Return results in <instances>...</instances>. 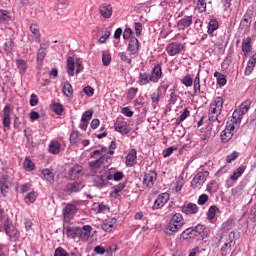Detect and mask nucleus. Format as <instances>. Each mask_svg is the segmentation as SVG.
<instances>
[{"label": "nucleus", "instance_id": "2eb2a0df", "mask_svg": "<svg viewBox=\"0 0 256 256\" xmlns=\"http://www.w3.org/2000/svg\"><path fill=\"white\" fill-rule=\"evenodd\" d=\"M99 13L104 19H111L113 7H111V4L104 3L99 7Z\"/></svg>", "mask_w": 256, "mask_h": 256}, {"label": "nucleus", "instance_id": "423d86ee", "mask_svg": "<svg viewBox=\"0 0 256 256\" xmlns=\"http://www.w3.org/2000/svg\"><path fill=\"white\" fill-rule=\"evenodd\" d=\"M183 49H185V46L179 42H172L166 47V51L171 57L179 55Z\"/></svg>", "mask_w": 256, "mask_h": 256}, {"label": "nucleus", "instance_id": "72a5a7b5", "mask_svg": "<svg viewBox=\"0 0 256 256\" xmlns=\"http://www.w3.org/2000/svg\"><path fill=\"white\" fill-rule=\"evenodd\" d=\"M96 160L89 162V168L91 169V171H96V169H101L102 164V160L101 157L99 158H95Z\"/></svg>", "mask_w": 256, "mask_h": 256}, {"label": "nucleus", "instance_id": "680f3d73", "mask_svg": "<svg viewBox=\"0 0 256 256\" xmlns=\"http://www.w3.org/2000/svg\"><path fill=\"white\" fill-rule=\"evenodd\" d=\"M54 256H71V255L67 253V251H65V249H63L62 247H58L54 252Z\"/></svg>", "mask_w": 256, "mask_h": 256}, {"label": "nucleus", "instance_id": "37998d69", "mask_svg": "<svg viewBox=\"0 0 256 256\" xmlns=\"http://www.w3.org/2000/svg\"><path fill=\"white\" fill-rule=\"evenodd\" d=\"M201 93V80L199 78V73L196 75L194 79V94Z\"/></svg>", "mask_w": 256, "mask_h": 256}, {"label": "nucleus", "instance_id": "0e129e2a", "mask_svg": "<svg viewBox=\"0 0 256 256\" xmlns=\"http://www.w3.org/2000/svg\"><path fill=\"white\" fill-rule=\"evenodd\" d=\"M160 99H161V94H159V93L158 94L157 93L152 94L151 100H152L154 109H155L156 105H159V100Z\"/></svg>", "mask_w": 256, "mask_h": 256}, {"label": "nucleus", "instance_id": "bb28decb", "mask_svg": "<svg viewBox=\"0 0 256 256\" xmlns=\"http://www.w3.org/2000/svg\"><path fill=\"white\" fill-rule=\"evenodd\" d=\"M62 93L65 97H73V86H71L69 81L63 83Z\"/></svg>", "mask_w": 256, "mask_h": 256}, {"label": "nucleus", "instance_id": "338daca9", "mask_svg": "<svg viewBox=\"0 0 256 256\" xmlns=\"http://www.w3.org/2000/svg\"><path fill=\"white\" fill-rule=\"evenodd\" d=\"M250 109H251V106H249V104H247V103H242V104L240 105V107L238 108V110H239L240 112H242L244 115H245L246 113H248Z\"/></svg>", "mask_w": 256, "mask_h": 256}, {"label": "nucleus", "instance_id": "f257e3e1", "mask_svg": "<svg viewBox=\"0 0 256 256\" xmlns=\"http://www.w3.org/2000/svg\"><path fill=\"white\" fill-rule=\"evenodd\" d=\"M183 225H185L183 215H181V213L174 214L166 227V235H173L174 233H177Z\"/></svg>", "mask_w": 256, "mask_h": 256}, {"label": "nucleus", "instance_id": "1a4fd4ad", "mask_svg": "<svg viewBox=\"0 0 256 256\" xmlns=\"http://www.w3.org/2000/svg\"><path fill=\"white\" fill-rule=\"evenodd\" d=\"M169 201V193L165 192L160 194L157 199L154 201V205L152 209L155 211L157 209H161L165 207V204Z\"/></svg>", "mask_w": 256, "mask_h": 256}, {"label": "nucleus", "instance_id": "58836bf2", "mask_svg": "<svg viewBox=\"0 0 256 256\" xmlns=\"http://www.w3.org/2000/svg\"><path fill=\"white\" fill-rule=\"evenodd\" d=\"M24 168L26 171H34L35 170V163L31 161L30 157H26L24 160Z\"/></svg>", "mask_w": 256, "mask_h": 256}, {"label": "nucleus", "instance_id": "7c9ffc66", "mask_svg": "<svg viewBox=\"0 0 256 256\" xmlns=\"http://www.w3.org/2000/svg\"><path fill=\"white\" fill-rule=\"evenodd\" d=\"M42 175L44 177V179H46V181H48V183H54L55 182V175L51 172V170L49 169H43L42 170Z\"/></svg>", "mask_w": 256, "mask_h": 256}, {"label": "nucleus", "instance_id": "5fc2aeb1", "mask_svg": "<svg viewBox=\"0 0 256 256\" xmlns=\"http://www.w3.org/2000/svg\"><path fill=\"white\" fill-rule=\"evenodd\" d=\"M134 29L136 37H141V33H143V25L141 24V22L134 23Z\"/></svg>", "mask_w": 256, "mask_h": 256}, {"label": "nucleus", "instance_id": "c9c22d12", "mask_svg": "<svg viewBox=\"0 0 256 256\" xmlns=\"http://www.w3.org/2000/svg\"><path fill=\"white\" fill-rule=\"evenodd\" d=\"M217 212H219V208L216 205L210 206L207 213L208 219L213 221V219H215V215H217Z\"/></svg>", "mask_w": 256, "mask_h": 256}, {"label": "nucleus", "instance_id": "69168bd1", "mask_svg": "<svg viewBox=\"0 0 256 256\" xmlns=\"http://www.w3.org/2000/svg\"><path fill=\"white\" fill-rule=\"evenodd\" d=\"M237 157H239V152L234 151L226 157V161L227 163H231L232 161H235Z\"/></svg>", "mask_w": 256, "mask_h": 256}, {"label": "nucleus", "instance_id": "f8f14e48", "mask_svg": "<svg viewBox=\"0 0 256 256\" xmlns=\"http://www.w3.org/2000/svg\"><path fill=\"white\" fill-rule=\"evenodd\" d=\"M139 47V39H137L135 36H132L129 39L127 51L130 52V55H137V53H139Z\"/></svg>", "mask_w": 256, "mask_h": 256}, {"label": "nucleus", "instance_id": "b1692460", "mask_svg": "<svg viewBox=\"0 0 256 256\" xmlns=\"http://www.w3.org/2000/svg\"><path fill=\"white\" fill-rule=\"evenodd\" d=\"M110 181H121L123 177H125V174L121 171H115V169L108 170Z\"/></svg>", "mask_w": 256, "mask_h": 256}, {"label": "nucleus", "instance_id": "c85d7f7f", "mask_svg": "<svg viewBox=\"0 0 256 256\" xmlns=\"http://www.w3.org/2000/svg\"><path fill=\"white\" fill-rule=\"evenodd\" d=\"M243 173H245V166L244 165L238 167L233 172V174L230 176L231 181H237V179H239V177H241L243 175Z\"/></svg>", "mask_w": 256, "mask_h": 256}, {"label": "nucleus", "instance_id": "9d476101", "mask_svg": "<svg viewBox=\"0 0 256 256\" xmlns=\"http://www.w3.org/2000/svg\"><path fill=\"white\" fill-rule=\"evenodd\" d=\"M228 237H229L230 241L228 243H225L221 247V255H223V256L229 255L231 248L233 247V245H235V232H230Z\"/></svg>", "mask_w": 256, "mask_h": 256}, {"label": "nucleus", "instance_id": "39448f33", "mask_svg": "<svg viewBox=\"0 0 256 256\" xmlns=\"http://www.w3.org/2000/svg\"><path fill=\"white\" fill-rule=\"evenodd\" d=\"M2 124H3V131L7 132V129H11V106L6 105L3 110V118H2Z\"/></svg>", "mask_w": 256, "mask_h": 256}, {"label": "nucleus", "instance_id": "e2e57ef3", "mask_svg": "<svg viewBox=\"0 0 256 256\" xmlns=\"http://www.w3.org/2000/svg\"><path fill=\"white\" fill-rule=\"evenodd\" d=\"M78 138H79V131H77V130L72 131L70 134V143L75 145V143H77Z\"/></svg>", "mask_w": 256, "mask_h": 256}, {"label": "nucleus", "instance_id": "ea45409f", "mask_svg": "<svg viewBox=\"0 0 256 256\" xmlns=\"http://www.w3.org/2000/svg\"><path fill=\"white\" fill-rule=\"evenodd\" d=\"M93 119V110L85 111L81 118V123H89Z\"/></svg>", "mask_w": 256, "mask_h": 256}, {"label": "nucleus", "instance_id": "de8ad7c7", "mask_svg": "<svg viewBox=\"0 0 256 256\" xmlns=\"http://www.w3.org/2000/svg\"><path fill=\"white\" fill-rule=\"evenodd\" d=\"M52 111H54V113H55L56 115H63V111H64L63 105H61V104H59V103H54V104L52 105Z\"/></svg>", "mask_w": 256, "mask_h": 256}, {"label": "nucleus", "instance_id": "a18cd8bd", "mask_svg": "<svg viewBox=\"0 0 256 256\" xmlns=\"http://www.w3.org/2000/svg\"><path fill=\"white\" fill-rule=\"evenodd\" d=\"M211 107H214L215 109H218L220 111L223 110V98L222 97H216L214 104L210 105Z\"/></svg>", "mask_w": 256, "mask_h": 256}, {"label": "nucleus", "instance_id": "e433bc0d", "mask_svg": "<svg viewBox=\"0 0 256 256\" xmlns=\"http://www.w3.org/2000/svg\"><path fill=\"white\" fill-rule=\"evenodd\" d=\"M117 223V219L113 218L111 222H106L101 225V229L103 231H106L107 233H110L111 229H113V225Z\"/></svg>", "mask_w": 256, "mask_h": 256}, {"label": "nucleus", "instance_id": "aec40b11", "mask_svg": "<svg viewBox=\"0 0 256 256\" xmlns=\"http://www.w3.org/2000/svg\"><path fill=\"white\" fill-rule=\"evenodd\" d=\"M63 231L66 232L67 237H70L71 239H76V237H79V233H81V228L64 226Z\"/></svg>", "mask_w": 256, "mask_h": 256}, {"label": "nucleus", "instance_id": "393cba45", "mask_svg": "<svg viewBox=\"0 0 256 256\" xmlns=\"http://www.w3.org/2000/svg\"><path fill=\"white\" fill-rule=\"evenodd\" d=\"M219 29V22L215 19L210 20V22L208 23V35H210V37H213V33H215V31H217Z\"/></svg>", "mask_w": 256, "mask_h": 256}, {"label": "nucleus", "instance_id": "603ef678", "mask_svg": "<svg viewBox=\"0 0 256 256\" xmlns=\"http://www.w3.org/2000/svg\"><path fill=\"white\" fill-rule=\"evenodd\" d=\"M138 91H139L138 88H134V87L130 88L127 93V99L129 101H133V99H135V95H137Z\"/></svg>", "mask_w": 256, "mask_h": 256}, {"label": "nucleus", "instance_id": "412c9836", "mask_svg": "<svg viewBox=\"0 0 256 256\" xmlns=\"http://www.w3.org/2000/svg\"><path fill=\"white\" fill-rule=\"evenodd\" d=\"M219 115H221V110L210 106L208 112V120L210 121V123H215L216 121H219Z\"/></svg>", "mask_w": 256, "mask_h": 256}, {"label": "nucleus", "instance_id": "13d9d810", "mask_svg": "<svg viewBox=\"0 0 256 256\" xmlns=\"http://www.w3.org/2000/svg\"><path fill=\"white\" fill-rule=\"evenodd\" d=\"M180 239H183L184 241H187V239H191V229L190 228L185 229L181 233Z\"/></svg>", "mask_w": 256, "mask_h": 256}, {"label": "nucleus", "instance_id": "4c0bfd02", "mask_svg": "<svg viewBox=\"0 0 256 256\" xmlns=\"http://www.w3.org/2000/svg\"><path fill=\"white\" fill-rule=\"evenodd\" d=\"M125 189V183H120L116 186L113 187V193H114V197L115 199H117V197H121V191H123Z\"/></svg>", "mask_w": 256, "mask_h": 256}, {"label": "nucleus", "instance_id": "4be33fe9", "mask_svg": "<svg viewBox=\"0 0 256 256\" xmlns=\"http://www.w3.org/2000/svg\"><path fill=\"white\" fill-rule=\"evenodd\" d=\"M243 113L238 109H236L232 114V123L230 125H234V127H239L241 121L243 120Z\"/></svg>", "mask_w": 256, "mask_h": 256}, {"label": "nucleus", "instance_id": "6e6552de", "mask_svg": "<svg viewBox=\"0 0 256 256\" xmlns=\"http://www.w3.org/2000/svg\"><path fill=\"white\" fill-rule=\"evenodd\" d=\"M155 181H157V172H155L154 170H150L144 175L143 185L145 187H148V189H151V187L155 185Z\"/></svg>", "mask_w": 256, "mask_h": 256}, {"label": "nucleus", "instance_id": "2f4dec72", "mask_svg": "<svg viewBox=\"0 0 256 256\" xmlns=\"http://www.w3.org/2000/svg\"><path fill=\"white\" fill-rule=\"evenodd\" d=\"M214 77H217V84L219 87H225V85H227V77L225 75L215 72Z\"/></svg>", "mask_w": 256, "mask_h": 256}, {"label": "nucleus", "instance_id": "09e8293b", "mask_svg": "<svg viewBox=\"0 0 256 256\" xmlns=\"http://www.w3.org/2000/svg\"><path fill=\"white\" fill-rule=\"evenodd\" d=\"M102 63L104 65V67H108V65L111 64V54H109L107 52H103V54H102Z\"/></svg>", "mask_w": 256, "mask_h": 256}, {"label": "nucleus", "instance_id": "5701e85b", "mask_svg": "<svg viewBox=\"0 0 256 256\" xmlns=\"http://www.w3.org/2000/svg\"><path fill=\"white\" fill-rule=\"evenodd\" d=\"M82 171H83V167L81 165H74L72 168H70L69 178L72 179V181L77 179V177L81 175Z\"/></svg>", "mask_w": 256, "mask_h": 256}, {"label": "nucleus", "instance_id": "a211bd4d", "mask_svg": "<svg viewBox=\"0 0 256 256\" xmlns=\"http://www.w3.org/2000/svg\"><path fill=\"white\" fill-rule=\"evenodd\" d=\"M182 213H185V215H195L196 213H199V206L190 202L187 205L182 206Z\"/></svg>", "mask_w": 256, "mask_h": 256}, {"label": "nucleus", "instance_id": "a19ab883", "mask_svg": "<svg viewBox=\"0 0 256 256\" xmlns=\"http://www.w3.org/2000/svg\"><path fill=\"white\" fill-rule=\"evenodd\" d=\"M149 74L147 73H140L139 74V85H147L149 84V81H151V79H149Z\"/></svg>", "mask_w": 256, "mask_h": 256}, {"label": "nucleus", "instance_id": "cd10ccee", "mask_svg": "<svg viewBox=\"0 0 256 256\" xmlns=\"http://www.w3.org/2000/svg\"><path fill=\"white\" fill-rule=\"evenodd\" d=\"M67 73L70 77L75 75V60L73 57H68L67 59Z\"/></svg>", "mask_w": 256, "mask_h": 256}, {"label": "nucleus", "instance_id": "9b49d317", "mask_svg": "<svg viewBox=\"0 0 256 256\" xmlns=\"http://www.w3.org/2000/svg\"><path fill=\"white\" fill-rule=\"evenodd\" d=\"M114 129L118 133H121V135H129L131 133V128H129V125L125 121H116L114 123Z\"/></svg>", "mask_w": 256, "mask_h": 256}, {"label": "nucleus", "instance_id": "79ce46f5", "mask_svg": "<svg viewBox=\"0 0 256 256\" xmlns=\"http://www.w3.org/2000/svg\"><path fill=\"white\" fill-rule=\"evenodd\" d=\"M11 21L9 12L7 10H0V23H7Z\"/></svg>", "mask_w": 256, "mask_h": 256}, {"label": "nucleus", "instance_id": "774afa93", "mask_svg": "<svg viewBox=\"0 0 256 256\" xmlns=\"http://www.w3.org/2000/svg\"><path fill=\"white\" fill-rule=\"evenodd\" d=\"M209 201V196L207 194H202L198 198V205H205Z\"/></svg>", "mask_w": 256, "mask_h": 256}, {"label": "nucleus", "instance_id": "7ed1b4c3", "mask_svg": "<svg viewBox=\"0 0 256 256\" xmlns=\"http://www.w3.org/2000/svg\"><path fill=\"white\" fill-rule=\"evenodd\" d=\"M92 181L94 183V187H97L98 189H103V187H107V185H109V181H111V176L109 175V172L106 171L101 175L93 176Z\"/></svg>", "mask_w": 256, "mask_h": 256}, {"label": "nucleus", "instance_id": "c03bdc74", "mask_svg": "<svg viewBox=\"0 0 256 256\" xmlns=\"http://www.w3.org/2000/svg\"><path fill=\"white\" fill-rule=\"evenodd\" d=\"M13 47H15V43L13 42V39L9 38L6 40L4 44V51L7 53H11L13 51Z\"/></svg>", "mask_w": 256, "mask_h": 256}, {"label": "nucleus", "instance_id": "3c124183", "mask_svg": "<svg viewBox=\"0 0 256 256\" xmlns=\"http://www.w3.org/2000/svg\"><path fill=\"white\" fill-rule=\"evenodd\" d=\"M197 9L200 13L207 10V2L205 0H197Z\"/></svg>", "mask_w": 256, "mask_h": 256}, {"label": "nucleus", "instance_id": "f03ea898", "mask_svg": "<svg viewBox=\"0 0 256 256\" xmlns=\"http://www.w3.org/2000/svg\"><path fill=\"white\" fill-rule=\"evenodd\" d=\"M190 235H191V239H197L198 241H203V239H207L208 233L203 224H198L195 227H190Z\"/></svg>", "mask_w": 256, "mask_h": 256}, {"label": "nucleus", "instance_id": "f3484780", "mask_svg": "<svg viewBox=\"0 0 256 256\" xmlns=\"http://www.w3.org/2000/svg\"><path fill=\"white\" fill-rule=\"evenodd\" d=\"M75 213H77V206H75L74 204H68L63 209V215L65 219H68V221H71L73 219Z\"/></svg>", "mask_w": 256, "mask_h": 256}, {"label": "nucleus", "instance_id": "c756f323", "mask_svg": "<svg viewBox=\"0 0 256 256\" xmlns=\"http://www.w3.org/2000/svg\"><path fill=\"white\" fill-rule=\"evenodd\" d=\"M11 223L10 219H9V215H7L5 213V210L3 208L0 209V225H3V227H5V225H9Z\"/></svg>", "mask_w": 256, "mask_h": 256}, {"label": "nucleus", "instance_id": "4d7b16f0", "mask_svg": "<svg viewBox=\"0 0 256 256\" xmlns=\"http://www.w3.org/2000/svg\"><path fill=\"white\" fill-rule=\"evenodd\" d=\"M16 65H17L18 69L23 71V73H25V71H27V64L24 62L23 59H18L16 61Z\"/></svg>", "mask_w": 256, "mask_h": 256}, {"label": "nucleus", "instance_id": "20e7f679", "mask_svg": "<svg viewBox=\"0 0 256 256\" xmlns=\"http://www.w3.org/2000/svg\"><path fill=\"white\" fill-rule=\"evenodd\" d=\"M233 135H235V125L228 124L220 135L222 143H229L233 139Z\"/></svg>", "mask_w": 256, "mask_h": 256}, {"label": "nucleus", "instance_id": "a878e982", "mask_svg": "<svg viewBox=\"0 0 256 256\" xmlns=\"http://www.w3.org/2000/svg\"><path fill=\"white\" fill-rule=\"evenodd\" d=\"M49 151L52 155H59L61 153V143L59 141H52L49 145Z\"/></svg>", "mask_w": 256, "mask_h": 256}, {"label": "nucleus", "instance_id": "dca6fc26", "mask_svg": "<svg viewBox=\"0 0 256 256\" xmlns=\"http://www.w3.org/2000/svg\"><path fill=\"white\" fill-rule=\"evenodd\" d=\"M193 23V16H185L181 20L177 22V29L178 31H185L187 27H191Z\"/></svg>", "mask_w": 256, "mask_h": 256}, {"label": "nucleus", "instance_id": "473e14b6", "mask_svg": "<svg viewBox=\"0 0 256 256\" xmlns=\"http://www.w3.org/2000/svg\"><path fill=\"white\" fill-rule=\"evenodd\" d=\"M207 177H209V171H203V172H198L194 178H196V181H199L200 184L203 185L205 181H207Z\"/></svg>", "mask_w": 256, "mask_h": 256}, {"label": "nucleus", "instance_id": "864d4df0", "mask_svg": "<svg viewBox=\"0 0 256 256\" xmlns=\"http://www.w3.org/2000/svg\"><path fill=\"white\" fill-rule=\"evenodd\" d=\"M248 217L250 221H252L253 223H256V204L250 208L248 212Z\"/></svg>", "mask_w": 256, "mask_h": 256}, {"label": "nucleus", "instance_id": "8fccbe9b", "mask_svg": "<svg viewBox=\"0 0 256 256\" xmlns=\"http://www.w3.org/2000/svg\"><path fill=\"white\" fill-rule=\"evenodd\" d=\"M45 57H47V50H44L43 48H39L37 53V61H40V63H43Z\"/></svg>", "mask_w": 256, "mask_h": 256}, {"label": "nucleus", "instance_id": "052dcab7", "mask_svg": "<svg viewBox=\"0 0 256 256\" xmlns=\"http://www.w3.org/2000/svg\"><path fill=\"white\" fill-rule=\"evenodd\" d=\"M177 150V147L175 146H170L169 148H166L164 151H163V157L167 158V157H171V154Z\"/></svg>", "mask_w": 256, "mask_h": 256}, {"label": "nucleus", "instance_id": "f704fd0d", "mask_svg": "<svg viewBox=\"0 0 256 256\" xmlns=\"http://www.w3.org/2000/svg\"><path fill=\"white\" fill-rule=\"evenodd\" d=\"M251 39L247 38L245 40L242 41V51L245 55H247V53H251Z\"/></svg>", "mask_w": 256, "mask_h": 256}, {"label": "nucleus", "instance_id": "ddd939ff", "mask_svg": "<svg viewBox=\"0 0 256 256\" xmlns=\"http://www.w3.org/2000/svg\"><path fill=\"white\" fill-rule=\"evenodd\" d=\"M253 19V10L248 9L240 21V29H248L251 27V20Z\"/></svg>", "mask_w": 256, "mask_h": 256}, {"label": "nucleus", "instance_id": "bf43d9fd", "mask_svg": "<svg viewBox=\"0 0 256 256\" xmlns=\"http://www.w3.org/2000/svg\"><path fill=\"white\" fill-rule=\"evenodd\" d=\"M83 93H85L87 97H93V95H95V89L91 86H86L83 88Z\"/></svg>", "mask_w": 256, "mask_h": 256}, {"label": "nucleus", "instance_id": "4468645a", "mask_svg": "<svg viewBox=\"0 0 256 256\" xmlns=\"http://www.w3.org/2000/svg\"><path fill=\"white\" fill-rule=\"evenodd\" d=\"M161 77H163V70L161 69V65L157 64L153 68L149 79L152 83H159V79H161Z\"/></svg>", "mask_w": 256, "mask_h": 256}, {"label": "nucleus", "instance_id": "0eeeda50", "mask_svg": "<svg viewBox=\"0 0 256 256\" xmlns=\"http://www.w3.org/2000/svg\"><path fill=\"white\" fill-rule=\"evenodd\" d=\"M85 187V183L82 181H75L72 183H68L65 186V192L71 195V193H79L81 189Z\"/></svg>", "mask_w": 256, "mask_h": 256}, {"label": "nucleus", "instance_id": "6e6d98bb", "mask_svg": "<svg viewBox=\"0 0 256 256\" xmlns=\"http://www.w3.org/2000/svg\"><path fill=\"white\" fill-rule=\"evenodd\" d=\"M182 83L185 85V87H191L193 85V78H191L189 75H186L183 77Z\"/></svg>", "mask_w": 256, "mask_h": 256}, {"label": "nucleus", "instance_id": "49530a36", "mask_svg": "<svg viewBox=\"0 0 256 256\" xmlns=\"http://www.w3.org/2000/svg\"><path fill=\"white\" fill-rule=\"evenodd\" d=\"M100 159L102 161V165H105L106 167H109V165H111L113 161V157L107 154H103L102 156H100Z\"/></svg>", "mask_w": 256, "mask_h": 256}, {"label": "nucleus", "instance_id": "6ab92c4d", "mask_svg": "<svg viewBox=\"0 0 256 256\" xmlns=\"http://www.w3.org/2000/svg\"><path fill=\"white\" fill-rule=\"evenodd\" d=\"M137 163V150L132 148L126 156V166L133 167Z\"/></svg>", "mask_w": 256, "mask_h": 256}]
</instances>
